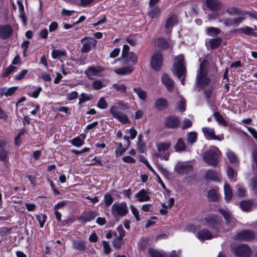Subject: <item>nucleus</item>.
I'll use <instances>...</instances> for the list:
<instances>
[{
	"label": "nucleus",
	"instance_id": "10",
	"mask_svg": "<svg viewBox=\"0 0 257 257\" xmlns=\"http://www.w3.org/2000/svg\"><path fill=\"white\" fill-rule=\"evenodd\" d=\"M163 59L162 54L159 52H155L151 59V67L155 70L158 71L162 66Z\"/></svg>",
	"mask_w": 257,
	"mask_h": 257
},
{
	"label": "nucleus",
	"instance_id": "42",
	"mask_svg": "<svg viewBox=\"0 0 257 257\" xmlns=\"http://www.w3.org/2000/svg\"><path fill=\"white\" fill-rule=\"evenodd\" d=\"M213 115L216 121L218 122L220 125L223 126H226L227 123L222 115H221L218 112L216 111L213 113Z\"/></svg>",
	"mask_w": 257,
	"mask_h": 257
},
{
	"label": "nucleus",
	"instance_id": "40",
	"mask_svg": "<svg viewBox=\"0 0 257 257\" xmlns=\"http://www.w3.org/2000/svg\"><path fill=\"white\" fill-rule=\"evenodd\" d=\"M249 187L254 194L257 195V175L254 176L250 180Z\"/></svg>",
	"mask_w": 257,
	"mask_h": 257
},
{
	"label": "nucleus",
	"instance_id": "13",
	"mask_svg": "<svg viewBox=\"0 0 257 257\" xmlns=\"http://www.w3.org/2000/svg\"><path fill=\"white\" fill-rule=\"evenodd\" d=\"M180 120L179 118L175 115H171L167 117L164 121L166 127L174 129L179 126Z\"/></svg>",
	"mask_w": 257,
	"mask_h": 257
},
{
	"label": "nucleus",
	"instance_id": "18",
	"mask_svg": "<svg viewBox=\"0 0 257 257\" xmlns=\"http://www.w3.org/2000/svg\"><path fill=\"white\" fill-rule=\"evenodd\" d=\"M202 130L204 136L208 139L219 141L221 140L219 137L215 135L214 128L209 127H203Z\"/></svg>",
	"mask_w": 257,
	"mask_h": 257
},
{
	"label": "nucleus",
	"instance_id": "22",
	"mask_svg": "<svg viewBox=\"0 0 257 257\" xmlns=\"http://www.w3.org/2000/svg\"><path fill=\"white\" fill-rule=\"evenodd\" d=\"M205 178L207 180L219 181L220 179V175L218 172H216L213 170H209L206 173Z\"/></svg>",
	"mask_w": 257,
	"mask_h": 257
},
{
	"label": "nucleus",
	"instance_id": "38",
	"mask_svg": "<svg viewBox=\"0 0 257 257\" xmlns=\"http://www.w3.org/2000/svg\"><path fill=\"white\" fill-rule=\"evenodd\" d=\"M252 202L250 200L242 201L240 203V207L243 211H248L251 209Z\"/></svg>",
	"mask_w": 257,
	"mask_h": 257
},
{
	"label": "nucleus",
	"instance_id": "47",
	"mask_svg": "<svg viewBox=\"0 0 257 257\" xmlns=\"http://www.w3.org/2000/svg\"><path fill=\"white\" fill-rule=\"evenodd\" d=\"M112 87L115 89L116 91L121 92H125L126 91V87L125 86L122 84L120 83H117L114 84L112 86Z\"/></svg>",
	"mask_w": 257,
	"mask_h": 257
},
{
	"label": "nucleus",
	"instance_id": "60",
	"mask_svg": "<svg viewBox=\"0 0 257 257\" xmlns=\"http://www.w3.org/2000/svg\"><path fill=\"white\" fill-rule=\"evenodd\" d=\"M78 96V93L76 91H72L66 94V98L68 100H72L76 98Z\"/></svg>",
	"mask_w": 257,
	"mask_h": 257
},
{
	"label": "nucleus",
	"instance_id": "61",
	"mask_svg": "<svg viewBox=\"0 0 257 257\" xmlns=\"http://www.w3.org/2000/svg\"><path fill=\"white\" fill-rule=\"evenodd\" d=\"M234 171L231 167H228L227 170V175L228 178L231 181L233 180Z\"/></svg>",
	"mask_w": 257,
	"mask_h": 257
},
{
	"label": "nucleus",
	"instance_id": "1",
	"mask_svg": "<svg viewBox=\"0 0 257 257\" xmlns=\"http://www.w3.org/2000/svg\"><path fill=\"white\" fill-rule=\"evenodd\" d=\"M209 63L206 60H203L200 64L198 71L196 84L200 88H203L209 85L210 79L207 74L208 72ZM200 89H199L200 90Z\"/></svg>",
	"mask_w": 257,
	"mask_h": 257
},
{
	"label": "nucleus",
	"instance_id": "19",
	"mask_svg": "<svg viewBox=\"0 0 257 257\" xmlns=\"http://www.w3.org/2000/svg\"><path fill=\"white\" fill-rule=\"evenodd\" d=\"M136 197L140 202L149 201L150 193L145 189H142L136 194Z\"/></svg>",
	"mask_w": 257,
	"mask_h": 257
},
{
	"label": "nucleus",
	"instance_id": "59",
	"mask_svg": "<svg viewBox=\"0 0 257 257\" xmlns=\"http://www.w3.org/2000/svg\"><path fill=\"white\" fill-rule=\"evenodd\" d=\"M192 125L191 121L188 118H185L183 122V124L181 126V128L183 130L190 127Z\"/></svg>",
	"mask_w": 257,
	"mask_h": 257
},
{
	"label": "nucleus",
	"instance_id": "14",
	"mask_svg": "<svg viewBox=\"0 0 257 257\" xmlns=\"http://www.w3.org/2000/svg\"><path fill=\"white\" fill-rule=\"evenodd\" d=\"M97 216V212L94 211H91L86 212L81 215L78 219L79 222L84 223L94 219Z\"/></svg>",
	"mask_w": 257,
	"mask_h": 257
},
{
	"label": "nucleus",
	"instance_id": "16",
	"mask_svg": "<svg viewBox=\"0 0 257 257\" xmlns=\"http://www.w3.org/2000/svg\"><path fill=\"white\" fill-rule=\"evenodd\" d=\"M253 233L249 230H243L241 232H238L234 236L235 239L238 240H249L253 238Z\"/></svg>",
	"mask_w": 257,
	"mask_h": 257
},
{
	"label": "nucleus",
	"instance_id": "21",
	"mask_svg": "<svg viewBox=\"0 0 257 257\" xmlns=\"http://www.w3.org/2000/svg\"><path fill=\"white\" fill-rule=\"evenodd\" d=\"M168 105L167 100L164 98L157 99L155 102V108L159 111H162L166 109Z\"/></svg>",
	"mask_w": 257,
	"mask_h": 257
},
{
	"label": "nucleus",
	"instance_id": "62",
	"mask_svg": "<svg viewBox=\"0 0 257 257\" xmlns=\"http://www.w3.org/2000/svg\"><path fill=\"white\" fill-rule=\"evenodd\" d=\"M122 239H120L118 237H117L116 238H115L113 241V247L116 249L119 248L121 245Z\"/></svg>",
	"mask_w": 257,
	"mask_h": 257
},
{
	"label": "nucleus",
	"instance_id": "2",
	"mask_svg": "<svg viewBox=\"0 0 257 257\" xmlns=\"http://www.w3.org/2000/svg\"><path fill=\"white\" fill-rule=\"evenodd\" d=\"M221 155V152L215 147L212 146L203 155V159L209 165L215 166L218 163V159Z\"/></svg>",
	"mask_w": 257,
	"mask_h": 257
},
{
	"label": "nucleus",
	"instance_id": "58",
	"mask_svg": "<svg viewBox=\"0 0 257 257\" xmlns=\"http://www.w3.org/2000/svg\"><path fill=\"white\" fill-rule=\"evenodd\" d=\"M130 209L136 220L139 221L140 220V218L138 209L134 205H131Z\"/></svg>",
	"mask_w": 257,
	"mask_h": 257
},
{
	"label": "nucleus",
	"instance_id": "37",
	"mask_svg": "<svg viewBox=\"0 0 257 257\" xmlns=\"http://www.w3.org/2000/svg\"><path fill=\"white\" fill-rule=\"evenodd\" d=\"M206 32L209 36L215 37L220 33V30L217 28L211 27L206 29Z\"/></svg>",
	"mask_w": 257,
	"mask_h": 257
},
{
	"label": "nucleus",
	"instance_id": "49",
	"mask_svg": "<svg viewBox=\"0 0 257 257\" xmlns=\"http://www.w3.org/2000/svg\"><path fill=\"white\" fill-rule=\"evenodd\" d=\"M118 147L115 151V154L116 157H118L121 156L125 151L126 149L122 147L121 143L117 144Z\"/></svg>",
	"mask_w": 257,
	"mask_h": 257
},
{
	"label": "nucleus",
	"instance_id": "7",
	"mask_svg": "<svg viewBox=\"0 0 257 257\" xmlns=\"http://www.w3.org/2000/svg\"><path fill=\"white\" fill-rule=\"evenodd\" d=\"M104 69L101 66H89L84 71L85 74L87 78L89 79H94L95 77H101L103 75L102 72L104 71Z\"/></svg>",
	"mask_w": 257,
	"mask_h": 257
},
{
	"label": "nucleus",
	"instance_id": "24",
	"mask_svg": "<svg viewBox=\"0 0 257 257\" xmlns=\"http://www.w3.org/2000/svg\"><path fill=\"white\" fill-rule=\"evenodd\" d=\"M206 5L207 8L213 11L219 10L221 7L218 0H206Z\"/></svg>",
	"mask_w": 257,
	"mask_h": 257
},
{
	"label": "nucleus",
	"instance_id": "50",
	"mask_svg": "<svg viewBox=\"0 0 257 257\" xmlns=\"http://www.w3.org/2000/svg\"><path fill=\"white\" fill-rule=\"evenodd\" d=\"M36 218L39 223L40 227L41 228L43 227L47 219V216L44 214H41L37 215Z\"/></svg>",
	"mask_w": 257,
	"mask_h": 257
},
{
	"label": "nucleus",
	"instance_id": "54",
	"mask_svg": "<svg viewBox=\"0 0 257 257\" xmlns=\"http://www.w3.org/2000/svg\"><path fill=\"white\" fill-rule=\"evenodd\" d=\"M92 86L95 90H98L102 88L104 85L101 80H95L93 82Z\"/></svg>",
	"mask_w": 257,
	"mask_h": 257
},
{
	"label": "nucleus",
	"instance_id": "32",
	"mask_svg": "<svg viewBox=\"0 0 257 257\" xmlns=\"http://www.w3.org/2000/svg\"><path fill=\"white\" fill-rule=\"evenodd\" d=\"M225 155L231 163H235L238 162V158L237 156L230 149H227L226 150Z\"/></svg>",
	"mask_w": 257,
	"mask_h": 257
},
{
	"label": "nucleus",
	"instance_id": "46",
	"mask_svg": "<svg viewBox=\"0 0 257 257\" xmlns=\"http://www.w3.org/2000/svg\"><path fill=\"white\" fill-rule=\"evenodd\" d=\"M97 106L102 109H104L108 107V103L104 98L101 97L97 103Z\"/></svg>",
	"mask_w": 257,
	"mask_h": 257
},
{
	"label": "nucleus",
	"instance_id": "53",
	"mask_svg": "<svg viewBox=\"0 0 257 257\" xmlns=\"http://www.w3.org/2000/svg\"><path fill=\"white\" fill-rule=\"evenodd\" d=\"M148 252L151 257H164V256L155 249L150 248Z\"/></svg>",
	"mask_w": 257,
	"mask_h": 257
},
{
	"label": "nucleus",
	"instance_id": "39",
	"mask_svg": "<svg viewBox=\"0 0 257 257\" xmlns=\"http://www.w3.org/2000/svg\"><path fill=\"white\" fill-rule=\"evenodd\" d=\"M133 89L140 99L143 100L146 99L147 93L141 87H134Z\"/></svg>",
	"mask_w": 257,
	"mask_h": 257
},
{
	"label": "nucleus",
	"instance_id": "57",
	"mask_svg": "<svg viewBox=\"0 0 257 257\" xmlns=\"http://www.w3.org/2000/svg\"><path fill=\"white\" fill-rule=\"evenodd\" d=\"M104 202L106 206L111 205L113 202V198L110 194H106L104 196Z\"/></svg>",
	"mask_w": 257,
	"mask_h": 257
},
{
	"label": "nucleus",
	"instance_id": "35",
	"mask_svg": "<svg viewBox=\"0 0 257 257\" xmlns=\"http://www.w3.org/2000/svg\"><path fill=\"white\" fill-rule=\"evenodd\" d=\"M18 87H12L8 89H6L5 88H2L1 89V93L2 95H5L6 96H11L13 95L16 90L17 89Z\"/></svg>",
	"mask_w": 257,
	"mask_h": 257
},
{
	"label": "nucleus",
	"instance_id": "26",
	"mask_svg": "<svg viewBox=\"0 0 257 257\" xmlns=\"http://www.w3.org/2000/svg\"><path fill=\"white\" fill-rule=\"evenodd\" d=\"M161 10L159 7H152L149 8L148 15L151 19L158 18L161 14Z\"/></svg>",
	"mask_w": 257,
	"mask_h": 257
},
{
	"label": "nucleus",
	"instance_id": "15",
	"mask_svg": "<svg viewBox=\"0 0 257 257\" xmlns=\"http://www.w3.org/2000/svg\"><path fill=\"white\" fill-rule=\"evenodd\" d=\"M219 212L222 215L226 223L228 225H232L235 222V219L232 215L231 213L228 210L219 209Z\"/></svg>",
	"mask_w": 257,
	"mask_h": 257
},
{
	"label": "nucleus",
	"instance_id": "20",
	"mask_svg": "<svg viewBox=\"0 0 257 257\" xmlns=\"http://www.w3.org/2000/svg\"><path fill=\"white\" fill-rule=\"evenodd\" d=\"M177 16L174 14L170 15L169 18L167 20L165 28L168 30L171 29L175 25L178 23Z\"/></svg>",
	"mask_w": 257,
	"mask_h": 257
},
{
	"label": "nucleus",
	"instance_id": "30",
	"mask_svg": "<svg viewBox=\"0 0 257 257\" xmlns=\"http://www.w3.org/2000/svg\"><path fill=\"white\" fill-rule=\"evenodd\" d=\"M222 42V39L220 38L214 39H210L208 42H206V44H209L212 49L218 48Z\"/></svg>",
	"mask_w": 257,
	"mask_h": 257
},
{
	"label": "nucleus",
	"instance_id": "23",
	"mask_svg": "<svg viewBox=\"0 0 257 257\" xmlns=\"http://www.w3.org/2000/svg\"><path fill=\"white\" fill-rule=\"evenodd\" d=\"M162 81L169 91H171L173 89L174 81L167 74H163L162 77Z\"/></svg>",
	"mask_w": 257,
	"mask_h": 257
},
{
	"label": "nucleus",
	"instance_id": "36",
	"mask_svg": "<svg viewBox=\"0 0 257 257\" xmlns=\"http://www.w3.org/2000/svg\"><path fill=\"white\" fill-rule=\"evenodd\" d=\"M224 191L225 199L227 201L230 200L232 197V193L230 186L226 183L224 185Z\"/></svg>",
	"mask_w": 257,
	"mask_h": 257
},
{
	"label": "nucleus",
	"instance_id": "8",
	"mask_svg": "<svg viewBox=\"0 0 257 257\" xmlns=\"http://www.w3.org/2000/svg\"><path fill=\"white\" fill-rule=\"evenodd\" d=\"M220 221L221 219L217 215L210 214L203 218L202 223L204 225L216 230L218 229Z\"/></svg>",
	"mask_w": 257,
	"mask_h": 257
},
{
	"label": "nucleus",
	"instance_id": "27",
	"mask_svg": "<svg viewBox=\"0 0 257 257\" xmlns=\"http://www.w3.org/2000/svg\"><path fill=\"white\" fill-rule=\"evenodd\" d=\"M257 30L256 26H254V28L248 26H245L238 29V31L245 35H251L254 37H256L257 33L254 32V30Z\"/></svg>",
	"mask_w": 257,
	"mask_h": 257
},
{
	"label": "nucleus",
	"instance_id": "64",
	"mask_svg": "<svg viewBox=\"0 0 257 257\" xmlns=\"http://www.w3.org/2000/svg\"><path fill=\"white\" fill-rule=\"evenodd\" d=\"M16 68V67L11 65L8 68L6 69L5 70L4 73H3V76L4 77H7L11 73H12L14 69Z\"/></svg>",
	"mask_w": 257,
	"mask_h": 257
},
{
	"label": "nucleus",
	"instance_id": "4",
	"mask_svg": "<svg viewBox=\"0 0 257 257\" xmlns=\"http://www.w3.org/2000/svg\"><path fill=\"white\" fill-rule=\"evenodd\" d=\"M128 212V207L125 202H115L112 205L111 213L115 217L125 216Z\"/></svg>",
	"mask_w": 257,
	"mask_h": 257
},
{
	"label": "nucleus",
	"instance_id": "41",
	"mask_svg": "<svg viewBox=\"0 0 257 257\" xmlns=\"http://www.w3.org/2000/svg\"><path fill=\"white\" fill-rule=\"evenodd\" d=\"M66 52L63 50L57 49L53 50L52 52V57L53 59L60 58L65 56Z\"/></svg>",
	"mask_w": 257,
	"mask_h": 257
},
{
	"label": "nucleus",
	"instance_id": "34",
	"mask_svg": "<svg viewBox=\"0 0 257 257\" xmlns=\"http://www.w3.org/2000/svg\"><path fill=\"white\" fill-rule=\"evenodd\" d=\"M73 247L76 250L83 251L85 248V242L82 240H73L72 242Z\"/></svg>",
	"mask_w": 257,
	"mask_h": 257
},
{
	"label": "nucleus",
	"instance_id": "43",
	"mask_svg": "<svg viewBox=\"0 0 257 257\" xmlns=\"http://www.w3.org/2000/svg\"><path fill=\"white\" fill-rule=\"evenodd\" d=\"M156 43L161 48L166 49L169 46L168 42L164 38H159L156 41Z\"/></svg>",
	"mask_w": 257,
	"mask_h": 257
},
{
	"label": "nucleus",
	"instance_id": "63",
	"mask_svg": "<svg viewBox=\"0 0 257 257\" xmlns=\"http://www.w3.org/2000/svg\"><path fill=\"white\" fill-rule=\"evenodd\" d=\"M116 104L118 106H119L120 109L122 110L127 109L129 108L127 103H125L124 101L118 100L117 101Z\"/></svg>",
	"mask_w": 257,
	"mask_h": 257
},
{
	"label": "nucleus",
	"instance_id": "31",
	"mask_svg": "<svg viewBox=\"0 0 257 257\" xmlns=\"http://www.w3.org/2000/svg\"><path fill=\"white\" fill-rule=\"evenodd\" d=\"M134 70L132 66H126L122 68H117L114 70V72L120 75H128L130 74Z\"/></svg>",
	"mask_w": 257,
	"mask_h": 257
},
{
	"label": "nucleus",
	"instance_id": "52",
	"mask_svg": "<svg viewBox=\"0 0 257 257\" xmlns=\"http://www.w3.org/2000/svg\"><path fill=\"white\" fill-rule=\"evenodd\" d=\"M91 98V95H89L85 93H82L80 94V97H79V104H81V103L84 102L86 101H88L90 100Z\"/></svg>",
	"mask_w": 257,
	"mask_h": 257
},
{
	"label": "nucleus",
	"instance_id": "48",
	"mask_svg": "<svg viewBox=\"0 0 257 257\" xmlns=\"http://www.w3.org/2000/svg\"><path fill=\"white\" fill-rule=\"evenodd\" d=\"M236 195L239 197H243L245 196L246 190L241 185H237L236 186Z\"/></svg>",
	"mask_w": 257,
	"mask_h": 257
},
{
	"label": "nucleus",
	"instance_id": "25",
	"mask_svg": "<svg viewBox=\"0 0 257 257\" xmlns=\"http://www.w3.org/2000/svg\"><path fill=\"white\" fill-rule=\"evenodd\" d=\"M198 238L201 240L203 241L206 239H210L213 236L211 233L206 229L202 230L198 232Z\"/></svg>",
	"mask_w": 257,
	"mask_h": 257
},
{
	"label": "nucleus",
	"instance_id": "44",
	"mask_svg": "<svg viewBox=\"0 0 257 257\" xmlns=\"http://www.w3.org/2000/svg\"><path fill=\"white\" fill-rule=\"evenodd\" d=\"M208 197L211 200H215L218 198L217 190L215 189L210 190L208 192Z\"/></svg>",
	"mask_w": 257,
	"mask_h": 257
},
{
	"label": "nucleus",
	"instance_id": "29",
	"mask_svg": "<svg viewBox=\"0 0 257 257\" xmlns=\"http://www.w3.org/2000/svg\"><path fill=\"white\" fill-rule=\"evenodd\" d=\"M186 137V141L188 145L191 146L196 142L198 135L195 132H191L187 134Z\"/></svg>",
	"mask_w": 257,
	"mask_h": 257
},
{
	"label": "nucleus",
	"instance_id": "55",
	"mask_svg": "<svg viewBox=\"0 0 257 257\" xmlns=\"http://www.w3.org/2000/svg\"><path fill=\"white\" fill-rule=\"evenodd\" d=\"M227 13L230 15L239 14L240 10L236 7H232L227 9Z\"/></svg>",
	"mask_w": 257,
	"mask_h": 257
},
{
	"label": "nucleus",
	"instance_id": "3",
	"mask_svg": "<svg viewBox=\"0 0 257 257\" xmlns=\"http://www.w3.org/2000/svg\"><path fill=\"white\" fill-rule=\"evenodd\" d=\"M184 57L179 55L176 57V61L174 64V73L178 78L183 76L181 80V84L184 85V77L186 74V67L184 63Z\"/></svg>",
	"mask_w": 257,
	"mask_h": 257
},
{
	"label": "nucleus",
	"instance_id": "45",
	"mask_svg": "<svg viewBox=\"0 0 257 257\" xmlns=\"http://www.w3.org/2000/svg\"><path fill=\"white\" fill-rule=\"evenodd\" d=\"M185 100L182 98L177 104V109L180 111L183 112L186 109Z\"/></svg>",
	"mask_w": 257,
	"mask_h": 257
},
{
	"label": "nucleus",
	"instance_id": "5",
	"mask_svg": "<svg viewBox=\"0 0 257 257\" xmlns=\"http://www.w3.org/2000/svg\"><path fill=\"white\" fill-rule=\"evenodd\" d=\"M170 146V143H158L157 145L158 152L155 153V157L160 158L161 159H164L166 161L168 160L170 156V153L168 152V150Z\"/></svg>",
	"mask_w": 257,
	"mask_h": 257
},
{
	"label": "nucleus",
	"instance_id": "51",
	"mask_svg": "<svg viewBox=\"0 0 257 257\" xmlns=\"http://www.w3.org/2000/svg\"><path fill=\"white\" fill-rule=\"evenodd\" d=\"M71 144L77 147H80L84 144V141L79 137H76L71 141Z\"/></svg>",
	"mask_w": 257,
	"mask_h": 257
},
{
	"label": "nucleus",
	"instance_id": "9",
	"mask_svg": "<svg viewBox=\"0 0 257 257\" xmlns=\"http://www.w3.org/2000/svg\"><path fill=\"white\" fill-rule=\"evenodd\" d=\"M109 112L113 117L117 119L120 122L124 124H126L129 122L130 121L127 115L125 113L119 111L117 106L115 105L111 106Z\"/></svg>",
	"mask_w": 257,
	"mask_h": 257
},
{
	"label": "nucleus",
	"instance_id": "12",
	"mask_svg": "<svg viewBox=\"0 0 257 257\" xmlns=\"http://www.w3.org/2000/svg\"><path fill=\"white\" fill-rule=\"evenodd\" d=\"M10 154L9 148L5 141L0 140V161L4 163H7L9 161Z\"/></svg>",
	"mask_w": 257,
	"mask_h": 257
},
{
	"label": "nucleus",
	"instance_id": "33",
	"mask_svg": "<svg viewBox=\"0 0 257 257\" xmlns=\"http://www.w3.org/2000/svg\"><path fill=\"white\" fill-rule=\"evenodd\" d=\"M186 145L182 138H179L174 146L176 152H183L186 150Z\"/></svg>",
	"mask_w": 257,
	"mask_h": 257
},
{
	"label": "nucleus",
	"instance_id": "28",
	"mask_svg": "<svg viewBox=\"0 0 257 257\" xmlns=\"http://www.w3.org/2000/svg\"><path fill=\"white\" fill-rule=\"evenodd\" d=\"M192 166L187 164H178L176 170L178 173H187L192 170Z\"/></svg>",
	"mask_w": 257,
	"mask_h": 257
},
{
	"label": "nucleus",
	"instance_id": "17",
	"mask_svg": "<svg viewBox=\"0 0 257 257\" xmlns=\"http://www.w3.org/2000/svg\"><path fill=\"white\" fill-rule=\"evenodd\" d=\"M13 33V30L9 25L0 26V38L6 39L10 37Z\"/></svg>",
	"mask_w": 257,
	"mask_h": 257
},
{
	"label": "nucleus",
	"instance_id": "11",
	"mask_svg": "<svg viewBox=\"0 0 257 257\" xmlns=\"http://www.w3.org/2000/svg\"><path fill=\"white\" fill-rule=\"evenodd\" d=\"M81 41L83 43L81 51L83 53H87L90 51L91 48L96 45L97 43V41L93 38L86 37L82 39Z\"/></svg>",
	"mask_w": 257,
	"mask_h": 257
},
{
	"label": "nucleus",
	"instance_id": "56",
	"mask_svg": "<svg viewBox=\"0 0 257 257\" xmlns=\"http://www.w3.org/2000/svg\"><path fill=\"white\" fill-rule=\"evenodd\" d=\"M128 60L133 62L134 64H137L138 60L137 55L134 52H131L128 54Z\"/></svg>",
	"mask_w": 257,
	"mask_h": 257
},
{
	"label": "nucleus",
	"instance_id": "6",
	"mask_svg": "<svg viewBox=\"0 0 257 257\" xmlns=\"http://www.w3.org/2000/svg\"><path fill=\"white\" fill-rule=\"evenodd\" d=\"M232 252L237 257H249L251 254L250 248L244 244L233 245L232 247Z\"/></svg>",
	"mask_w": 257,
	"mask_h": 257
}]
</instances>
